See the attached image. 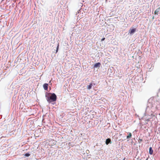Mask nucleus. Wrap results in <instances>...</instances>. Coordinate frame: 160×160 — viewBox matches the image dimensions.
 <instances>
[{
	"mask_svg": "<svg viewBox=\"0 0 160 160\" xmlns=\"http://www.w3.org/2000/svg\"><path fill=\"white\" fill-rule=\"evenodd\" d=\"M132 136V133H129V135L127 136V138L128 139L130 138H131Z\"/></svg>",
	"mask_w": 160,
	"mask_h": 160,
	"instance_id": "9",
	"label": "nucleus"
},
{
	"mask_svg": "<svg viewBox=\"0 0 160 160\" xmlns=\"http://www.w3.org/2000/svg\"><path fill=\"white\" fill-rule=\"evenodd\" d=\"M152 19H154V16H153V17H152Z\"/></svg>",
	"mask_w": 160,
	"mask_h": 160,
	"instance_id": "13",
	"label": "nucleus"
},
{
	"mask_svg": "<svg viewBox=\"0 0 160 160\" xmlns=\"http://www.w3.org/2000/svg\"><path fill=\"white\" fill-rule=\"evenodd\" d=\"M30 155V154L28 153H27L25 154L24 156L26 157H28Z\"/></svg>",
	"mask_w": 160,
	"mask_h": 160,
	"instance_id": "10",
	"label": "nucleus"
},
{
	"mask_svg": "<svg viewBox=\"0 0 160 160\" xmlns=\"http://www.w3.org/2000/svg\"><path fill=\"white\" fill-rule=\"evenodd\" d=\"M105 39V38H102L101 39V41H104Z\"/></svg>",
	"mask_w": 160,
	"mask_h": 160,
	"instance_id": "12",
	"label": "nucleus"
},
{
	"mask_svg": "<svg viewBox=\"0 0 160 160\" xmlns=\"http://www.w3.org/2000/svg\"><path fill=\"white\" fill-rule=\"evenodd\" d=\"M123 160H124V159Z\"/></svg>",
	"mask_w": 160,
	"mask_h": 160,
	"instance_id": "14",
	"label": "nucleus"
},
{
	"mask_svg": "<svg viewBox=\"0 0 160 160\" xmlns=\"http://www.w3.org/2000/svg\"><path fill=\"white\" fill-rule=\"evenodd\" d=\"M48 84L47 83H45L43 85V87L45 90H47L48 89Z\"/></svg>",
	"mask_w": 160,
	"mask_h": 160,
	"instance_id": "3",
	"label": "nucleus"
},
{
	"mask_svg": "<svg viewBox=\"0 0 160 160\" xmlns=\"http://www.w3.org/2000/svg\"><path fill=\"white\" fill-rule=\"evenodd\" d=\"M100 64H101L100 62L94 64V68H97L98 67H99Z\"/></svg>",
	"mask_w": 160,
	"mask_h": 160,
	"instance_id": "6",
	"label": "nucleus"
},
{
	"mask_svg": "<svg viewBox=\"0 0 160 160\" xmlns=\"http://www.w3.org/2000/svg\"><path fill=\"white\" fill-rule=\"evenodd\" d=\"M59 44H58V46L57 47V50H56V53L57 52H58V48H59Z\"/></svg>",
	"mask_w": 160,
	"mask_h": 160,
	"instance_id": "11",
	"label": "nucleus"
},
{
	"mask_svg": "<svg viewBox=\"0 0 160 160\" xmlns=\"http://www.w3.org/2000/svg\"><path fill=\"white\" fill-rule=\"evenodd\" d=\"M160 10V8H157L154 12V14H155L158 15V12Z\"/></svg>",
	"mask_w": 160,
	"mask_h": 160,
	"instance_id": "4",
	"label": "nucleus"
},
{
	"mask_svg": "<svg viewBox=\"0 0 160 160\" xmlns=\"http://www.w3.org/2000/svg\"><path fill=\"white\" fill-rule=\"evenodd\" d=\"M111 140L110 138H108L106 140V143L107 145L109 143H111Z\"/></svg>",
	"mask_w": 160,
	"mask_h": 160,
	"instance_id": "7",
	"label": "nucleus"
},
{
	"mask_svg": "<svg viewBox=\"0 0 160 160\" xmlns=\"http://www.w3.org/2000/svg\"><path fill=\"white\" fill-rule=\"evenodd\" d=\"M153 152V150L152 149V147H150L149 148V153L150 154L152 155Z\"/></svg>",
	"mask_w": 160,
	"mask_h": 160,
	"instance_id": "8",
	"label": "nucleus"
},
{
	"mask_svg": "<svg viewBox=\"0 0 160 160\" xmlns=\"http://www.w3.org/2000/svg\"><path fill=\"white\" fill-rule=\"evenodd\" d=\"M92 86V83L91 82L90 83L89 85L87 86V88L88 89H90Z\"/></svg>",
	"mask_w": 160,
	"mask_h": 160,
	"instance_id": "5",
	"label": "nucleus"
},
{
	"mask_svg": "<svg viewBox=\"0 0 160 160\" xmlns=\"http://www.w3.org/2000/svg\"><path fill=\"white\" fill-rule=\"evenodd\" d=\"M50 94H51L50 96H46L48 102L49 103H50L52 102L56 101L57 100V96L56 94L54 93Z\"/></svg>",
	"mask_w": 160,
	"mask_h": 160,
	"instance_id": "1",
	"label": "nucleus"
},
{
	"mask_svg": "<svg viewBox=\"0 0 160 160\" xmlns=\"http://www.w3.org/2000/svg\"><path fill=\"white\" fill-rule=\"evenodd\" d=\"M136 31V28L130 29L129 30V33L130 34H132L135 32Z\"/></svg>",
	"mask_w": 160,
	"mask_h": 160,
	"instance_id": "2",
	"label": "nucleus"
}]
</instances>
